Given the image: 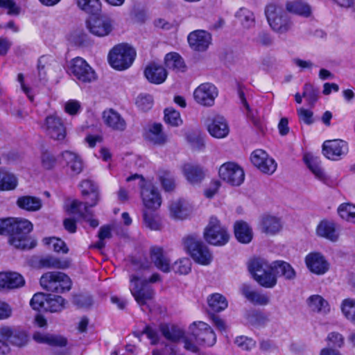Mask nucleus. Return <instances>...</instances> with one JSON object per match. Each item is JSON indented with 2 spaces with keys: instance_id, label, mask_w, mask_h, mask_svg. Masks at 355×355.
Returning <instances> with one entry per match:
<instances>
[{
  "instance_id": "f257e3e1",
  "label": "nucleus",
  "mask_w": 355,
  "mask_h": 355,
  "mask_svg": "<svg viewBox=\"0 0 355 355\" xmlns=\"http://www.w3.org/2000/svg\"><path fill=\"white\" fill-rule=\"evenodd\" d=\"M249 271L254 280L261 286L272 288L277 284V277H282L287 281L296 278L297 272L288 262L277 260L269 263L262 258L253 259L248 266Z\"/></svg>"
},
{
  "instance_id": "f03ea898",
  "label": "nucleus",
  "mask_w": 355,
  "mask_h": 355,
  "mask_svg": "<svg viewBox=\"0 0 355 355\" xmlns=\"http://www.w3.org/2000/svg\"><path fill=\"white\" fill-rule=\"evenodd\" d=\"M137 180L140 187V197L144 207L148 210L155 211L162 202L159 190L150 181L146 180L137 174L126 178L127 182Z\"/></svg>"
},
{
  "instance_id": "7ed1b4c3",
  "label": "nucleus",
  "mask_w": 355,
  "mask_h": 355,
  "mask_svg": "<svg viewBox=\"0 0 355 355\" xmlns=\"http://www.w3.org/2000/svg\"><path fill=\"white\" fill-rule=\"evenodd\" d=\"M136 57V51L128 44L115 45L109 52L108 62L110 66L118 71H123L132 64Z\"/></svg>"
},
{
  "instance_id": "20e7f679",
  "label": "nucleus",
  "mask_w": 355,
  "mask_h": 355,
  "mask_svg": "<svg viewBox=\"0 0 355 355\" xmlns=\"http://www.w3.org/2000/svg\"><path fill=\"white\" fill-rule=\"evenodd\" d=\"M265 14L271 28L280 34L289 31L293 26L291 17L282 8L274 3L268 4Z\"/></svg>"
},
{
  "instance_id": "39448f33",
  "label": "nucleus",
  "mask_w": 355,
  "mask_h": 355,
  "mask_svg": "<svg viewBox=\"0 0 355 355\" xmlns=\"http://www.w3.org/2000/svg\"><path fill=\"white\" fill-rule=\"evenodd\" d=\"M203 238L209 244H226L230 241L231 234L216 216H211L203 230Z\"/></svg>"
},
{
  "instance_id": "423d86ee",
  "label": "nucleus",
  "mask_w": 355,
  "mask_h": 355,
  "mask_svg": "<svg viewBox=\"0 0 355 355\" xmlns=\"http://www.w3.org/2000/svg\"><path fill=\"white\" fill-rule=\"evenodd\" d=\"M40 285L47 291L64 293L71 289V281L63 272H47L41 277Z\"/></svg>"
},
{
  "instance_id": "0eeeda50",
  "label": "nucleus",
  "mask_w": 355,
  "mask_h": 355,
  "mask_svg": "<svg viewBox=\"0 0 355 355\" xmlns=\"http://www.w3.org/2000/svg\"><path fill=\"white\" fill-rule=\"evenodd\" d=\"M130 293L140 306H145L153 300L155 291L147 284L146 281H140L137 276L132 275L130 277Z\"/></svg>"
},
{
  "instance_id": "6e6552de",
  "label": "nucleus",
  "mask_w": 355,
  "mask_h": 355,
  "mask_svg": "<svg viewBox=\"0 0 355 355\" xmlns=\"http://www.w3.org/2000/svg\"><path fill=\"white\" fill-rule=\"evenodd\" d=\"M41 128L48 137L55 141H63L67 136L65 125L56 113L46 116Z\"/></svg>"
},
{
  "instance_id": "1a4fd4ad",
  "label": "nucleus",
  "mask_w": 355,
  "mask_h": 355,
  "mask_svg": "<svg viewBox=\"0 0 355 355\" xmlns=\"http://www.w3.org/2000/svg\"><path fill=\"white\" fill-rule=\"evenodd\" d=\"M69 72L74 78L84 83H92L97 78L94 70L80 57L75 58L70 62Z\"/></svg>"
},
{
  "instance_id": "9d476101",
  "label": "nucleus",
  "mask_w": 355,
  "mask_h": 355,
  "mask_svg": "<svg viewBox=\"0 0 355 355\" xmlns=\"http://www.w3.org/2000/svg\"><path fill=\"white\" fill-rule=\"evenodd\" d=\"M0 338L7 344L22 347L28 344L30 336L25 329L19 327L1 325L0 327Z\"/></svg>"
},
{
  "instance_id": "9b49d317",
  "label": "nucleus",
  "mask_w": 355,
  "mask_h": 355,
  "mask_svg": "<svg viewBox=\"0 0 355 355\" xmlns=\"http://www.w3.org/2000/svg\"><path fill=\"white\" fill-rule=\"evenodd\" d=\"M218 95L217 87L211 83H204L198 85L193 91L194 101L204 107H211Z\"/></svg>"
},
{
  "instance_id": "f8f14e48",
  "label": "nucleus",
  "mask_w": 355,
  "mask_h": 355,
  "mask_svg": "<svg viewBox=\"0 0 355 355\" xmlns=\"http://www.w3.org/2000/svg\"><path fill=\"white\" fill-rule=\"evenodd\" d=\"M220 178L233 186H239L245 179L243 168L234 162H227L220 166L218 170Z\"/></svg>"
},
{
  "instance_id": "ddd939ff",
  "label": "nucleus",
  "mask_w": 355,
  "mask_h": 355,
  "mask_svg": "<svg viewBox=\"0 0 355 355\" xmlns=\"http://www.w3.org/2000/svg\"><path fill=\"white\" fill-rule=\"evenodd\" d=\"M348 150L347 143L342 139L326 140L322 146L323 155L333 161L340 159L347 154Z\"/></svg>"
},
{
  "instance_id": "4468645a",
  "label": "nucleus",
  "mask_w": 355,
  "mask_h": 355,
  "mask_svg": "<svg viewBox=\"0 0 355 355\" xmlns=\"http://www.w3.org/2000/svg\"><path fill=\"white\" fill-rule=\"evenodd\" d=\"M250 159L252 164L263 173L271 175L277 169V164L275 159L261 149L254 150Z\"/></svg>"
},
{
  "instance_id": "2eb2a0df",
  "label": "nucleus",
  "mask_w": 355,
  "mask_h": 355,
  "mask_svg": "<svg viewBox=\"0 0 355 355\" xmlns=\"http://www.w3.org/2000/svg\"><path fill=\"white\" fill-rule=\"evenodd\" d=\"M87 26L92 34L102 37L112 33L114 29V23L109 17L101 16L92 17L88 20Z\"/></svg>"
},
{
  "instance_id": "dca6fc26",
  "label": "nucleus",
  "mask_w": 355,
  "mask_h": 355,
  "mask_svg": "<svg viewBox=\"0 0 355 355\" xmlns=\"http://www.w3.org/2000/svg\"><path fill=\"white\" fill-rule=\"evenodd\" d=\"M258 227L266 236H275L282 230L283 223L280 217L267 214L261 217Z\"/></svg>"
},
{
  "instance_id": "f3484780",
  "label": "nucleus",
  "mask_w": 355,
  "mask_h": 355,
  "mask_svg": "<svg viewBox=\"0 0 355 355\" xmlns=\"http://www.w3.org/2000/svg\"><path fill=\"white\" fill-rule=\"evenodd\" d=\"M170 216L175 220H185L189 217L194 211L192 202L185 199H176L173 200L168 207Z\"/></svg>"
},
{
  "instance_id": "a211bd4d",
  "label": "nucleus",
  "mask_w": 355,
  "mask_h": 355,
  "mask_svg": "<svg viewBox=\"0 0 355 355\" xmlns=\"http://www.w3.org/2000/svg\"><path fill=\"white\" fill-rule=\"evenodd\" d=\"M193 325L196 327L195 338L200 345L211 347L216 343V336L209 325L202 321L195 322Z\"/></svg>"
},
{
  "instance_id": "6ab92c4d",
  "label": "nucleus",
  "mask_w": 355,
  "mask_h": 355,
  "mask_svg": "<svg viewBox=\"0 0 355 355\" xmlns=\"http://www.w3.org/2000/svg\"><path fill=\"white\" fill-rule=\"evenodd\" d=\"M303 161L317 180L324 184L329 182V177L322 167V162L319 157L306 153L303 156Z\"/></svg>"
},
{
  "instance_id": "aec40b11",
  "label": "nucleus",
  "mask_w": 355,
  "mask_h": 355,
  "mask_svg": "<svg viewBox=\"0 0 355 355\" xmlns=\"http://www.w3.org/2000/svg\"><path fill=\"white\" fill-rule=\"evenodd\" d=\"M305 263L308 269L318 275L325 274L329 269V263L324 257L319 252H311L305 257Z\"/></svg>"
},
{
  "instance_id": "412c9836",
  "label": "nucleus",
  "mask_w": 355,
  "mask_h": 355,
  "mask_svg": "<svg viewBox=\"0 0 355 355\" xmlns=\"http://www.w3.org/2000/svg\"><path fill=\"white\" fill-rule=\"evenodd\" d=\"M187 40L191 49L205 51L211 43V35L206 31L196 30L189 34Z\"/></svg>"
},
{
  "instance_id": "4be33fe9",
  "label": "nucleus",
  "mask_w": 355,
  "mask_h": 355,
  "mask_svg": "<svg viewBox=\"0 0 355 355\" xmlns=\"http://www.w3.org/2000/svg\"><path fill=\"white\" fill-rule=\"evenodd\" d=\"M11 220L12 221H11L10 236L15 241L24 240L33 229V223L26 218H11Z\"/></svg>"
},
{
  "instance_id": "5701e85b",
  "label": "nucleus",
  "mask_w": 355,
  "mask_h": 355,
  "mask_svg": "<svg viewBox=\"0 0 355 355\" xmlns=\"http://www.w3.org/2000/svg\"><path fill=\"white\" fill-rule=\"evenodd\" d=\"M185 251L200 265L209 266L212 262L213 255L207 245H186Z\"/></svg>"
},
{
  "instance_id": "b1692460",
  "label": "nucleus",
  "mask_w": 355,
  "mask_h": 355,
  "mask_svg": "<svg viewBox=\"0 0 355 355\" xmlns=\"http://www.w3.org/2000/svg\"><path fill=\"white\" fill-rule=\"evenodd\" d=\"M150 257L157 269L165 273L171 272V260L162 248L157 245L151 248Z\"/></svg>"
},
{
  "instance_id": "393cba45",
  "label": "nucleus",
  "mask_w": 355,
  "mask_h": 355,
  "mask_svg": "<svg viewBox=\"0 0 355 355\" xmlns=\"http://www.w3.org/2000/svg\"><path fill=\"white\" fill-rule=\"evenodd\" d=\"M210 135L216 139H224L230 133V127L227 121L222 116H216L207 125Z\"/></svg>"
},
{
  "instance_id": "a878e982",
  "label": "nucleus",
  "mask_w": 355,
  "mask_h": 355,
  "mask_svg": "<svg viewBox=\"0 0 355 355\" xmlns=\"http://www.w3.org/2000/svg\"><path fill=\"white\" fill-rule=\"evenodd\" d=\"M103 121L107 127L116 131L121 132L126 128L125 119L119 112L112 109L103 112Z\"/></svg>"
},
{
  "instance_id": "bb28decb",
  "label": "nucleus",
  "mask_w": 355,
  "mask_h": 355,
  "mask_svg": "<svg viewBox=\"0 0 355 355\" xmlns=\"http://www.w3.org/2000/svg\"><path fill=\"white\" fill-rule=\"evenodd\" d=\"M315 231L318 236L326 238L332 242L337 241L339 237L336 224L327 219L321 220L317 225Z\"/></svg>"
},
{
  "instance_id": "cd10ccee",
  "label": "nucleus",
  "mask_w": 355,
  "mask_h": 355,
  "mask_svg": "<svg viewBox=\"0 0 355 355\" xmlns=\"http://www.w3.org/2000/svg\"><path fill=\"white\" fill-rule=\"evenodd\" d=\"M25 284L24 277L15 272H0V288L15 289L23 286Z\"/></svg>"
},
{
  "instance_id": "c85d7f7f",
  "label": "nucleus",
  "mask_w": 355,
  "mask_h": 355,
  "mask_svg": "<svg viewBox=\"0 0 355 355\" xmlns=\"http://www.w3.org/2000/svg\"><path fill=\"white\" fill-rule=\"evenodd\" d=\"M240 291L241 294L251 303L255 305L266 306L270 302V297L266 295L258 292L246 284H243Z\"/></svg>"
},
{
  "instance_id": "c756f323",
  "label": "nucleus",
  "mask_w": 355,
  "mask_h": 355,
  "mask_svg": "<svg viewBox=\"0 0 355 355\" xmlns=\"http://www.w3.org/2000/svg\"><path fill=\"white\" fill-rule=\"evenodd\" d=\"M144 75L150 83L159 85L166 80L167 72L162 66L150 63L146 67Z\"/></svg>"
},
{
  "instance_id": "7c9ffc66",
  "label": "nucleus",
  "mask_w": 355,
  "mask_h": 355,
  "mask_svg": "<svg viewBox=\"0 0 355 355\" xmlns=\"http://www.w3.org/2000/svg\"><path fill=\"white\" fill-rule=\"evenodd\" d=\"M234 233L237 241L241 243H249L253 238L252 227L245 221L236 220L233 225Z\"/></svg>"
},
{
  "instance_id": "2f4dec72",
  "label": "nucleus",
  "mask_w": 355,
  "mask_h": 355,
  "mask_svg": "<svg viewBox=\"0 0 355 355\" xmlns=\"http://www.w3.org/2000/svg\"><path fill=\"white\" fill-rule=\"evenodd\" d=\"M311 311L321 315H327L330 312V305L327 300L320 295H312L306 300Z\"/></svg>"
},
{
  "instance_id": "473e14b6",
  "label": "nucleus",
  "mask_w": 355,
  "mask_h": 355,
  "mask_svg": "<svg viewBox=\"0 0 355 355\" xmlns=\"http://www.w3.org/2000/svg\"><path fill=\"white\" fill-rule=\"evenodd\" d=\"M234 16L236 24L244 30L250 29L255 25L254 14L246 8H239Z\"/></svg>"
},
{
  "instance_id": "72a5a7b5",
  "label": "nucleus",
  "mask_w": 355,
  "mask_h": 355,
  "mask_svg": "<svg viewBox=\"0 0 355 355\" xmlns=\"http://www.w3.org/2000/svg\"><path fill=\"white\" fill-rule=\"evenodd\" d=\"M182 171L187 180L193 184L200 182L205 177L204 171L200 167L189 163L184 164L182 166Z\"/></svg>"
},
{
  "instance_id": "f704fd0d",
  "label": "nucleus",
  "mask_w": 355,
  "mask_h": 355,
  "mask_svg": "<svg viewBox=\"0 0 355 355\" xmlns=\"http://www.w3.org/2000/svg\"><path fill=\"white\" fill-rule=\"evenodd\" d=\"M16 204L20 209L32 212L39 211L42 207V200L32 196L19 197Z\"/></svg>"
},
{
  "instance_id": "c9c22d12",
  "label": "nucleus",
  "mask_w": 355,
  "mask_h": 355,
  "mask_svg": "<svg viewBox=\"0 0 355 355\" xmlns=\"http://www.w3.org/2000/svg\"><path fill=\"white\" fill-rule=\"evenodd\" d=\"M286 9L288 12L300 15L304 17H309L311 15L310 6L301 0L288 1L286 4Z\"/></svg>"
},
{
  "instance_id": "e433bc0d",
  "label": "nucleus",
  "mask_w": 355,
  "mask_h": 355,
  "mask_svg": "<svg viewBox=\"0 0 355 355\" xmlns=\"http://www.w3.org/2000/svg\"><path fill=\"white\" fill-rule=\"evenodd\" d=\"M146 137L148 141L157 145H163L168 141V137L162 132V125L160 123H155L151 125L146 132Z\"/></svg>"
},
{
  "instance_id": "4c0bfd02",
  "label": "nucleus",
  "mask_w": 355,
  "mask_h": 355,
  "mask_svg": "<svg viewBox=\"0 0 355 355\" xmlns=\"http://www.w3.org/2000/svg\"><path fill=\"white\" fill-rule=\"evenodd\" d=\"M62 157L73 174H78L82 171L83 162L76 153L66 150L62 153Z\"/></svg>"
},
{
  "instance_id": "58836bf2",
  "label": "nucleus",
  "mask_w": 355,
  "mask_h": 355,
  "mask_svg": "<svg viewBox=\"0 0 355 355\" xmlns=\"http://www.w3.org/2000/svg\"><path fill=\"white\" fill-rule=\"evenodd\" d=\"M35 341L46 343L51 346L63 347L67 345V339L61 336L53 334H42L36 333L33 335Z\"/></svg>"
},
{
  "instance_id": "ea45409f",
  "label": "nucleus",
  "mask_w": 355,
  "mask_h": 355,
  "mask_svg": "<svg viewBox=\"0 0 355 355\" xmlns=\"http://www.w3.org/2000/svg\"><path fill=\"white\" fill-rule=\"evenodd\" d=\"M18 184V180L13 173L0 169V191L14 190Z\"/></svg>"
},
{
  "instance_id": "a19ab883",
  "label": "nucleus",
  "mask_w": 355,
  "mask_h": 355,
  "mask_svg": "<svg viewBox=\"0 0 355 355\" xmlns=\"http://www.w3.org/2000/svg\"><path fill=\"white\" fill-rule=\"evenodd\" d=\"M207 303L209 309L214 312L224 311L228 306V302L225 296L216 293L208 296Z\"/></svg>"
},
{
  "instance_id": "79ce46f5",
  "label": "nucleus",
  "mask_w": 355,
  "mask_h": 355,
  "mask_svg": "<svg viewBox=\"0 0 355 355\" xmlns=\"http://www.w3.org/2000/svg\"><path fill=\"white\" fill-rule=\"evenodd\" d=\"M40 266L42 268L65 269L69 267L70 261L60 260L51 256H46L40 259Z\"/></svg>"
},
{
  "instance_id": "37998d69",
  "label": "nucleus",
  "mask_w": 355,
  "mask_h": 355,
  "mask_svg": "<svg viewBox=\"0 0 355 355\" xmlns=\"http://www.w3.org/2000/svg\"><path fill=\"white\" fill-rule=\"evenodd\" d=\"M159 329L166 339L174 343L178 342L184 335V332L181 329L173 325L161 324Z\"/></svg>"
},
{
  "instance_id": "c03bdc74",
  "label": "nucleus",
  "mask_w": 355,
  "mask_h": 355,
  "mask_svg": "<svg viewBox=\"0 0 355 355\" xmlns=\"http://www.w3.org/2000/svg\"><path fill=\"white\" fill-rule=\"evenodd\" d=\"M165 64L168 69L178 71H183L185 64L181 56L177 53H167L164 58Z\"/></svg>"
},
{
  "instance_id": "a18cd8bd",
  "label": "nucleus",
  "mask_w": 355,
  "mask_h": 355,
  "mask_svg": "<svg viewBox=\"0 0 355 355\" xmlns=\"http://www.w3.org/2000/svg\"><path fill=\"white\" fill-rule=\"evenodd\" d=\"M192 263L189 258H180L171 265V271L179 275H187L191 271Z\"/></svg>"
},
{
  "instance_id": "49530a36",
  "label": "nucleus",
  "mask_w": 355,
  "mask_h": 355,
  "mask_svg": "<svg viewBox=\"0 0 355 355\" xmlns=\"http://www.w3.org/2000/svg\"><path fill=\"white\" fill-rule=\"evenodd\" d=\"M65 305V300L59 295H52L49 294L48 299L46 302L45 311L51 313L61 311Z\"/></svg>"
},
{
  "instance_id": "de8ad7c7",
  "label": "nucleus",
  "mask_w": 355,
  "mask_h": 355,
  "mask_svg": "<svg viewBox=\"0 0 355 355\" xmlns=\"http://www.w3.org/2000/svg\"><path fill=\"white\" fill-rule=\"evenodd\" d=\"M340 309L345 318L355 324V300L347 298L343 300Z\"/></svg>"
},
{
  "instance_id": "09e8293b",
  "label": "nucleus",
  "mask_w": 355,
  "mask_h": 355,
  "mask_svg": "<svg viewBox=\"0 0 355 355\" xmlns=\"http://www.w3.org/2000/svg\"><path fill=\"white\" fill-rule=\"evenodd\" d=\"M67 211L71 214H78L83 218H86V215L89 214L88 205L85 202L77 200H74L70 203Z\"/></svg>"
},
{
  "instance_id": "8fccbe9b",
  "label": "nucleus",
  "mask_w": 355,
  "mask_h": 355,
  "mask_svg": "<svg viewBox=\"0 0 355 355\" xmlns=\"http://www.w3.org/2000/svg\"><path fill=\"white\" fill-rule=\"evenodd\" d=\"M338 213L343 219L355 223V205L351 203L341 204L338 208Z\"/></svg>"
},
{
  "instance_id": "3c124183",
  "label": "nucleus",
  "mask_w": 355,
  "mask_h": 355,
  "mask_svg": "<svg viewBox=\"0 0 355 355\" xmlns=\"http://www.w3.org/2000/svg\"><path fill=\"white\" fill-rule=\"evenodd\" d=\"M164 121L171 126L177 127L182 123L180 114L173 108H167L164 111Z\"/></svg>"
},
{
  "instance_id": "603ef678",
  "label": "nucleus",
  "mask_w": 355,
  "mask_h": 355,
  "mask_svg": "<svg viewBox=\"0 0 355 355\" xmlns=\"http://www.w3.org/2000/svg\"><path fill=\"white\" fill-rule=\"evenodd\" d=\"M144 225L152 230H157L161 227L159 216L156 214L144 211L143 214Z\"/></svg>"
},
{
  "instance_id": "864d4df0",
  "label": "nucleus",
  "mask_w": 355,
  "mask_h": 355,
  "mask_svg": "<svg viewBox=\"0 0 355 355\" xmlns=\"http://www.w3.org/2000/svg\"><path fill=\"white\" fill-rule=\"evenodd\" d=\"M78 6L87 13H94L101 8L100 0H77Z\"/></svg>"
},
{
  "instance_id": "5fc2aeb1",
  "label": "nucleus",
  "mask_w": 355,
  "mask_h": 355,
  "mask_svg": "<svg viewBox=\"0 0 355 355\" xmlns=\"http://www.w3.org/2000/svg\"><path fill=\"white\" fill-rule=\"evenodd\" d=\"M158 177L164 190L170 191L175 188L174 178L170 172L160 170L158 172Z\"/></svg>"
},
{
  "instance_id": "6e6d98bb",
  "label": "nucleus",
  "mask_w": 355,
  "mask_h": 355,
  "mask_svg": "<svg viewBox=\"0 0 355 355\" xmlns=\"http://www.w3.org/2000/svg\"><path fill=\"white\" fill-rule=\"evenodd\" d=\"M48 295L42 293H35L31 300L30 305L35 310L45 311Z\"/></svg>"
},
{
  "instance_id": "4d7b16f0",
  "label": "nucleus",
  "mask_w": 355,
  "mask_h": 355,
  "mask_svg": "<svg viewBox=\"0 0 355 355\" xmlns=\"http://www.w3.org/2000/svg\"><path fill=\"white\" fill-rule=\"evenodd\" d=\"M40 162L44 170H52L56 164V158L49 151L42 152L40 157Z\"/></svg>"
},
{
  "instance_id": "13d9d810",
  "label": "nucleus",
  "mask_w": 355,
  "mask_h": 355,
  "mask_svg": "<svg viewBox=\"0 0 355 355\" xmlns=\"http://www.w3.org/2000/svg\"><path fill=\"white\" fill-rule=\"evenodd\" d=\"M136 104L143 111L149 110L153 105V97L149 94H140L137 98Z\"/></svg>"
},
{
  "instance_id": "bf43d9fd",
  "label": "nucleus",
  "mask_w": 355,
  "mask_h": 355,
  "mask_svg": "<svg viewBox=\"0 0 355 355\" xmlns=\"http://www.w3.org/2000/svg\"><path fill=\"white\" fill-rule=\"evenodd\" d=\"M187 140L193 148L198 150L202 149L205 146V139L199 133L192 132L187 134Z\"/></svg>"
},
{
  "instance_id": "052dcab7",
  "label": "nucleus",
  "mask_w": 355,
  "mask_h": 355,
  "mask_svg": "<svg viewBox=\"0 0 355 355\" xmlns=\"http://www.w3.org/2000/svg\"><path fill=\"white\" fill-rule=\"evenodd\" d=\"M81 108L80 103L74 99L69 100L64 104V112L71 116L78 114L81 111Z\"/></svg>"
},
{
  "instance_id": "680f3d73",
  "label": "nucleus",
  "mask_w": 355,
  "mask_h": 355,
  "mask_svg": "<svg viewBox=\"0 0 355 355\" xmlns=\"http://www.w3.org/2000/svg\"><path fill=\"white\" fill-rule=\"evenodd\" d=\"M235 344L243 350L249 351L254 347L256 342L250 338L241 336L236 338Z\"/></svg>"
},
{
  "instance_id": "e2e57ef3",
  "label": "nucleus",
  "mask_w": 355,
  "mask_h": 355,
  "mask_svg": "<svg viewBox=\"0 0 355 355\" xmlns=\"http://www.w3.org/2000/svg\"><path fill=\"white\" fill-rule=\"evenodd\" d=\"M302 96L306 98L309 104H313L318 98V93L311 84H306L304 87Z\"/></svg>"
},
{
  "instance_id": "0e129e2a",
  "label": "nucleus",
  "mask_w": 355,
  "mask_h": 355,
  "mask_svg": "<svg viewBox=\"0 0 355 355\" xmlns=\"http://www.w3.org/2000/svg\"><path fill=\"white\" fill-rule=\"evenodd\" d=\"M184 347L185 349L190 351L191 352H197L198 351V347L197 345H199L195 338V331H193L191 335L187 336L184 338Z\"/></svg>"
},
{
  "instance_id": "69168bd1",
  "label": "nucleus",
  "mask_w": 355,
  "mask_h": 355,
  "mask_svg": "<svg viewBox=\"0 0 355 355\" xmlns=\"http://www.w3.org/2000/svg\"><path fill=\"white\" fill-rule=\"evenodd\" d=\"M0 8L7 10L9 15H17L19 13V8L12 0H0Z\"/></svg>"
},
{
  "instance_id": "338daca9",
  "label": "nucleus",
  "mask_w": 355,
  "mask_h": 355,
  "mask_svg": "<svg viewBox=\"0 0 355 355\" xmlns=\"http://www.w3.org/2000/svg\"><path fill=\"white\" fill-rule=\"evenodd\" d=\"M297 113L300 121L305 124L310 125L313 122V112L311 110L300 107L297 109Z\"/></svg>"
},
{
  "instance_id": "774afa93",
  "label": "nucleus",
  "mask_w": 355,
  "mask_h": 355,
  "mask_svg": "<svg viewBox=\"0 0 355 355\" xmlns=\"http://www.w3.org/2000/svg\"><path fill=\"white\" fill-rule=\"evenodd\" d=\"M327 341L329 345L341 347L344 344V337L338 332H331L327 336Z\"/></svg>"
}]
</instances>
